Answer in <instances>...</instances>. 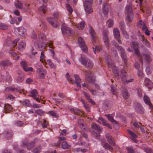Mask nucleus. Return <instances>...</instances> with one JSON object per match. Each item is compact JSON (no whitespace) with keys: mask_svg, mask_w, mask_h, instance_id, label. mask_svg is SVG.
I'll return each instance as SVG.
<instances>
[{"mask_svg":"<svg viewBox=\"0 0 153 153\" xmlns=\"http://www.w3.org/2000/svg\"><path fill=\"white\" fill-rule=\"evenodd\" d=\"M23 104L26 106H30V101L27 100L26 99L25 100H24L23 101Z\"/></svg>","mask_w":153,"mask_h":153,"instance_id":"nucleus-49","label":"nucleus"},{"mask_svg":"<svg viewBox=\"0 0 153 153\" xmlns=\"http://www.w3.org/2000/svg\"><path fill=\"white\" fill-rule=\"evenodd\" d=\"M66 6L67 10L68 11L69 13L70 14H71L73 11V9L72 7L69 4H67Z\"/></svg>","mask_w":153,"mask_h":153,"instance_id":"nucleus-46","label":"nucleus"},{"mask_svg":"<svg viewBox=\"0 0 153 153\" xmlns=\"http://www.w3.org/2000/svg\"><path fill=\"white\" fill-rule=\"evenodd\" d=\"M119 24V27L121 31L126 29V25L124 22L121 21L120 22Z\"/></svg>","mask_w":153,"mask_h":153,"instance_id":"nucleus-39","label":"nucleus"},{"mask_svg":"<svg viewBox=\"0 0 153 153\" xmlns=\"http://www.w3.org/2000/svg\"><path fill=\"white\" fill-rule=\"evenodd\" d=\"M102 9L103 13L105 15H106L108 14L109 11V8L108 6L107 3L104 2L103 3Z\"/></svg>","mask_w":153,"mask_h":153,"instance_id":"nucleus-23","label":"nucleus"},{"mask_svg":"<svg viewBox=\"0 0 153 153\" xmlns=\"http://www.w3.org/2000/svg\"><path fill=\"white\" fill-rule=\"evenodd\" d=\"M135 111L138 114H143L144 113V109L141 104L138 103H135L134 105Z\"/></svg>","mask_w":153,"mask_h":153,"instance_id":"nucleus-10","label":"nucleus"},{"mask_svg":"<svg viewBox=\"0 0 153 153\" xmlns=\"http://www.w3.org/2000/svg\"><path fill=\"white\" fill-rule=\"evenodd\" d=\"M14 5L16 8L21 9L23 11L26 12L30 10L29 4L26 2L17 0L14 2Z\"/></svg>","mask_w":153,"mask_h":153,"instance_id":"nucleus-2","label":"nucleus"},{"mask_svg":"<svg viewBox=\"0 0 153 153\" xmlns=\"http://www.w3.org/2000/svg\"><path fill=\"white\" fill-rule=\"evenodd\" d=\"M74 113L78 115L82 116L83 115V113L79 109H75Z\"/></svg>","mask_w":153,"mask_h":153,"instance_id":"nucleus-50","label":"nucleus"},{"mask_svg":"<svg viewBox=\"0 0 153 153\" xmlns=\"http://www.w3.org/2000/svg\"><path fill=\"white\" fill-rule=\"evenodd\" d=\"M47 73L45 69L41 68H39V78L41 79H44Z\"/></svg>","mask_w":153,"mask_h":153,"instance_id":"nucleus-18","label":"nucleus"},{"mask_svg":"<svg viewBox=\"0 0 153 153\" xmlns=\"http://www.w3.org/2000/svg\"><path fill=\"white\" fill-rule=\"evenodd\" d=\"M89 32L90 34L91 35L92 41H95L96 38V34L92 27H90V29L89 30Z\"/></svg>","mask_w":153,"mask_h":153,"instance_id":"nucleus-27","label":"nucleus"},{"mask_svg":"<svg viewBox=\"0 0 153 153\" xmlns=\"http://www.w3.org/2000/svg\"><path fill=\"white\" fill-rule=\"evenodd\" d=\"M30 96L36 101H38V98L37 97L38 92L36 89H33L31 92Z\"/></svg>","mask_w":153,"mask_h":153,"instance_id":"nucleus-20","label":"nucleus"},{"mask_svg":"<svg viewBox=\"0 0 153 153\" xmlns=\"http://www.w3.org/2000/svg\"><path fill=\"white\" fill-rule=\"evenodd\" d=\"M46 10V6L45 5H43L41 7L39 10V13H40L42 15L43 14H44L45 13Z\"/></svg>","mask_w":153,"mask_h":153,"instance_id":"nucleus-35","label":"nucleus"},{"mask_svg":"<svg viewBox=\"0 0 153 153\" xmlns=\"http://www.w3.org/2000/svg\"><path fill=\"white\" fill-rule=\"evenodd\" d=\"M44 52L45 51L44 50H42L41 53V55L40 57V61L43 64L44 66H45L46 62H45V56L44 55Z\"/></svg>","mask_w":153,"mask_h":153,"instance_id":"nucleus-21","label":"nucleus"},{"mask_svg":"<svg viewBox=\"0 0 153 153\" xmlns=\"http://www.w3.org/2000/svg\"><path fill=\"white\" fill-rule=\"evenodd\" d=\"M128 131L129 134H131V136L133 138H136L137 137V135L135 133H134L133 131H131L130 130H128Z\"/></svg>","mask_w":153,"mask_h":153,"instance_id":"nucleus-53","label":"nucleus"},{"mask_svg":"<svg viewBox=\"0 0 153 153\" xmlns=\"http://www.w3.org/2000/svg\"><path fill=\"white\" fill-rule=\"evenodd\" d=\"M93 51L95 54H96V51H100L102 50V48L98 46H96L95 47L93 48Z\"/></svg>","mask_w":153,"mask_h":153,"instance_id":"nucleus-57","label":"nucleus"},{"mask_svg":"<svg viewBox=\"0 0 153 153\" xmlns=\"http://www.w3.org/2000/svg\"><path fill=\"white\" fill-rule=\"evenodd\" d=\"M139 48L135 49L134 50L135 54H136L139 59L140 61L142 64H143V59L142 57V55L140 54Z\"/></svg>","mask_w":153,"mask_h":153,"instance_id":"nucleus-26","label":"nucleus"},{"mask_svg":"<svg viewBox=\"0 0 153 153\" xmlns=\"http://www.w3.org/2000/svg\"><path fill=\"white\" fill-rule=\"evenodd\" d=\"M121 56L124 61L125 64H126L127 61V56L126 54L125 53L124 51L121 52Z\"/></svg>","mask_w":153,"mask_h":153,"instance_id":"nucleus-40","label":"nucleus"},{"mask_svg":"<svg viewBox=\"0 0 153 153\" xmlns=\"http://www.w3.org/2000/svg\"><path fill=\"white\" fill-rule=\"evenodd\" d=\"M105 137L107 139L108 143L112 146H115V143L114 140L112 138V137L109 134L107 133L105 135Z\"/></svg>","mask_w":153,"mask_h":153,"instance_id":"nucleus-16","label":"nucleus"},{"mask_svg":"<svg viewBox=\"0 0 153 153\" xmlns=\"http://www.w3.org/2000/svg\"><path fill=\"white\" fill-rule=\"evenodd\" d=\"M41 123L42 125L43 128H46L47 125H48V123L46 121L45 119H43L41 121Z\"/></svg>","mask_w":153,"mask_h":153,"instance_id":"nucleus-48","label":"nucleus"},{"mask_svg":"<svg viewBox=\"0 0 153 153\" xmlns=\"http://www.w3.org/2000/svg\"><path fill=\"white\" fill-rule=\"evenodd\" d=\"M61 30L62 33L67 36H70L73 34L74 31L65 25H62L61 27Z\"/></svg>","mask_w":153,"mask_h":153,"instance_id":"nucleus-11","label":"nucleus"},{"mask_svg":"<svg viewBox=\"0 0 153 153\" xmlns=\"http://www.w3.org/2000/svg\"><path fill=\"white\" fill-rule=\"evenodd\" d=\"M107 23H108V26L109 27H111L113 25V21L111 20L107 21Z\"/></svg>","mask_w":153,"mask_h":153,"instance_id":"nucleus-60","label":"nucleus"},{"mask_svg":"<svg viewBox=\"0 0 153 153\" xmlns=\"http://www.w3.org/2000/svg\"><path fill=\"white\" fill-rule=\"evenodd\" d=\"M143 99L144 102L146 104L149 106V108L150 109L152 108V105L150 101L149 97L145 94L143 97Z\"/></svg>","mask_w":153,"mask_h":153,"instance_id":"nucleus-17","label":"nucleus"},{"mask_svg":"<svg viewBox=\"0 0 153 153\" xmlns=\"http://www.w3.org/2000/svg\"><path fill=\"white\" fill-rule=\"evenodd\" d=\"M126 11L127 13L126 17V19L129 22H131L133 20L134 15L132 6L131 3L126 5Z\"/></svg>","mask_w":153,"mask_h":153,"instance_id":"nucleus-4","label":"nucleus"},{"mask_svg":"<svg viewBox=\"0 0 153 153\" xmlns=\"http://www.w3.org/2000/svg\"><path fill=\"white\" fill-rule=\"evenodd\" d=\"M24 80V78L23 76L21 74H19V75L16 80V82L18 83H20L22 82Z\"/></svg>","mask_w":153,"mask_h":153,"instance_id":"nucleus-42","label":"nucleus"},{"mask_svg":"<svg viewBox=\"0 0 153 153\" xmlns=\"http://www.w3.org/2000/svg\"><path fill=\"white\" fill-rule=\"evenodd\" d=\"M55 19L53 17H50L47 18L49 23L54 27H57L59 25V24L56 19H57L59 16V13H55L53 15Z\"/></svg>","mask_w":153,"mask_h":153,"instance_id":"nucleus-5","label":"nucleus"},{"mask_svg":"<svg viewBox=\"0 0 153 153\" xmlns=\"http://www.w3.org/2000/svg\"><path fill=\"white\" fill-rule=\"evenodd\" d=\"M24 123L21 121H19L16 123V125L18 126H22L24 125Z\"/></svg>","mask_w":153,"mask_h":153,"instance_id":"nucleus-64","label":"nucleus"},{"mask_svg":"<svg viewBox=\"0 0 153 153\" xmlns=\"http://www.w3.org/2000/svg\"><path fill=\"white\" fill-rule=\"evenodd\" d=\"M124 37L126 39H128L129 38V36L128 33H127L126 29L123 30L121 31Z\"/></svg>","mask_w":153,"mask_h":153,"instance_id":"nucleus-51","label":"nucleus"},{"mask_svg":"<svg viewBox=\"0 0 153 153\" xmlns=\"http://www.w3.org/2000/svg\"><path fill=\"white\" fill-rule=\"evenodd\" d=\"M114 37L115 39L119 38L120 37V33L119 30L117 28H115L113 29Z\"/></svg>","mask_w":153,"mask_h":153,"instance_id":"nucleus-24","label":"nucleus"},{"mask_svg":"<svg viewBox=\"0 0 153 153\" xmlns=\"http://www.w3.org/2000/svg\"><path fill=\"white\" fill-rule=\"evenodd\" d=\"M112 54L113 55H114L115 57H117L118 56L116 50L114 48H111Z\"/></svg>","mask_w":153,"mask_h":153,"instance_id":"nucleus-58","label":"nucleus"},{"mask_svg":"<svg viewBox=\"0 0 153 153\" xmlns=\"http://www.w3.org/2000/svg\"><path fill=\"white\" fill-rule=\"evenodd\" d=\"M142 55V56H143L144 57V59H146V61H149L150 59V57L148 55L145 53H143Z\"/></svg>","mask_w":153,"mask_h":153,"instance_id":"nucleus-55","label":"nucleus"},{"mask_svg":"<svg viewBox=\"0 0 153 153\" xmlns=\"http://www.w3.org/2000/svg\"><path fill=\"white\" fill-rule=\"evenodd\" d=\"M37 139H35L34 141L31 142L29 144H27L28 141L27 140H23L21 143V146L23 147H27V149H30L35 146V142L37 141Z\"/></svg>","mask_w":153,"mask_h":153,"instance_id":"nucleus-8","label":"nucleus"},{"mask_svg":"<svg viewBox=\"0 0 153 153\" xmlns=\"http://www.w3.org/2000/svg\"><path fill=\"white\" fill-rule=\"evenodd\" d=\"M11 63L9 61L5 60L1 61L0 63V65L1 66L5 67L10 65Z\"/></svg>","mask_w":153,"mask_h":153,"instance_id":"nucleus-31","label":"nucleus"},{"mask_svg":"<svg viewBox=\"0 0 153 153\" xmlns=\"http://www.w3.org/2000/svg\"><path fill=\"white\" fill-rule=\"evenodd\" d=\"M78 41L79 46L82 48V51L86 53L87 51L88 48L85 45V42L83 39L81 37H79Z\"/></svg>","mask_w":153,"mask_h":153,"instance_id":"nucleus-12","label":"nucleus"},{"mask_svg":"<svg viewBox=\"0 0 153 153\" xmlns=\"http://www.w3.org/2000/svg\"><path fill=\"white\" fill-rule=\"evenodd\" d=\"M25 47V43L24 42L21 41L19 42L18 45V49L22 50L24 49Z\"/></svg>","mask_w":153,"mask_h":153,"instance_id":"nucleus-34","label":"nucleus"},{"mask_svg":"<svg viewBox=\"0 0 153 153\" xmlns=\"http://www.w3.org/2000/svg\"><path fill=\"white\" fill-rule=\"evenodd\" d=\"M131 46L134 50L135 49H137L139 48V44L136 42H133L130 44Z\"/></svg>","mask_w":153,"mask_h":153,"instance_id":"nucleus-37","label":"nucleus"},{"mask_svg":"<svg viewBox=\"0 0 153 153\" xmlns=\"http://www.w3.org/2000/svg\"><path fill=\"white\" fill-rule=\"evenodd\" d=\"M85 79L89 83H94L95 82V80L92 79L91 76L85 77Z\"/></svg>","mask_w":153,"mask_h":153,"instance_id":"nucleus-45","label":"nucleus"},{"mask_svg":"<svg viewBox=\"0 0 153 153\" xmlns=\"http://www.w3.org/2000/svg\"><path fill=\"white\" fill-rule=\"evenodd\" d=\"M143 68H141L140 70H138L137 71V74L138 76L140 77H142L143 75Z\"/></svg>","mask_w":153,"mask_h":153,"instance_id":"nucleus-56","label":"nucleus"},{"mask_svg":"<svg viewBox=\"0 0 153 153\" xmlns=\"http://www.w3.org/2000/svg\"><path fill=\"white\" fill-rule=\"evenodd\" d=\"M46 37L44 33H42L39 34V48L45 49L47 47L45 43Z\"/></svg>","mask_w":153,"mask_h":153,"instance_id":"nucleus-6","label":"nucleus"},{"mask_svg":"<svg viewBox=\"0 0 153 153\" xmlns=\"http://www.w3.org/2000/svg\"><path fill=\"white\" fill-rule=\"evenodd\" d=\"M108 31L104 30H103L102 32L103 40L105 45L107 47H108L109 46V40L108 36Z\"/></svg>","mask_w":153,"mask_h":153,"instance_id":"nucleus-13","label":"nucleus"},{"mask_svg":"<svg viewBox=\"0 0 153 153\" xmlns=\"http://www.w3.org/2000/svg\"><path fill=\"white\" fill-rule=\"evenodd\" d=\"M62 148L64 149H69L71 147V146L69 145L66 141H63L62 143Z\"/></svg>","mask_w":153,"mask_h":153,"instance_id":"nucleus-32","label":"nucleus"},{"mask_svg":"<svg viewBox=\"0 0 153 153\" xmlns=\"http://www.w3.org/2000/svg\"><path fill=\"white\" fill-rule=\"evenodd\" d=\"M111 91L112 93L114 95L115 94V90L116 89V87L113 85H111Z\"/></svg>","mask_w":153,"mask_h":153,"instance_id":"nucleus-54","label":"nucleus"},{"mask_svg":"<svg viewBox=\"0 0 153 153\" xmlns=\"http://www.w3.org/2000/svg\"><path fill=\"white\" fill-rule=\"evenodd\" d=\"M126 149L128 153H134V151L131 147H127Z\"/></svg>","mask_w":153,"mask_h":153,"instance_id":"nucleus-52","label":"nucleus"},{"mask_svg":"<svg viewBox=\"0 0 153 153\" xmlns=\"http://www.w3.org/2000/svg\"><path fill=\"white\" fill-rule=\"evenodd\" d=\"M137 93L138 96L140 97H142V91L140 88H137Z\"/></svg>","mask_w":153,"mask_h":153,"instance_id":"nucleus-59","label":"nucleus"},{"mask_svg":"<svg viewBox=\"0 0 153 153\" xmlns=\"http://www.w3.org/2000/svg\"><path fill=\"white\" fill-rule=\"evenodd\" d=\"M91 128L90 130L91 135L95 138L100 139V133L102 131L103 128L95 123H93L91 124Z\"/></svg>","mask_w":153,"mask_h":153,"instance_id":"nucleus-1","label":"nucleus"},{"mask_svg":"<svg viewBox=\"0 0 153 153\" xmlns=\"http://www.w3.org/2000/svg\"><path fill=\"white\" fill-rule=\"evenodd\" d=\"M20 65L23 68V70L26 71H32L33 68L32 67H27V63L24 61H22L20 62Z\"/></svg>","mask_w":153,"mask_h":153,"instance_id":"nucleus-15","label":"nucleus"},{"mask_svg":"<svg viewBox=\"0 0 153 153\" xmlns=\"http://www.w3.org/2000/svg\"><path fill=\"white\" fill-rule=\"evenodd\" d=\"M75 78V83L76 84L77 87L78 88H81V86L80 83L81 82V79L80 78L79 76L77 74L74 75Z\"/></svg>","mask_w":153,"mask_h":153,"instance_id":"nucleus-19","label":"nucleus"},{"mask_svg":"<svg viewBox=\"0 0 153 153\" xmlns=\"http://www.w3.org/2000/svg\"><path fill=\"white\" fill-rule=\"evenodd\" d=\"M98 119L102 121L103 126H107L110 129H112V127L109 123L107 122L104 119L101 117H100Z\"/></svg>","mask_w":153,"mask_h":153,"instance_id":"nucleus-22","label":"nucleus"},{"mask_svg":"<svg viewBox=\"0 0 153 153\" xmlns=\"http://www.w3.org/2000/svg\"><path fill=\"white\" fill-rule=\"evenodd\" d=\"M93 2V0H85L84 2L85 10L86 12L88 14L93 12L92 8L91 7Z\"/></svg>","mask_w":153,"mask_h":153,"instance_id":"nucleus-7","label":"nucleus"},{"mask_svg":"<svg viewBox=\"0 0 153 153\" xmlns=\"http://www.w3.org/2000/svg\"><path fill=\"white\" fill-rule=\"evenodd\" d=\"M48 114L51 116L55 118H57L59 115L54 111H51L48 112Z\"/></svg>","mask_w":153,"mask_h":153,"instance_id":"nucleus-38","label":"nucleus"},{"mask_svg":"<svg viewBox=\"0 0 153 153\" xmlns=\"http://www.w3.org/2000/svg\"><path fill=\"white\" fill-rule=\"evenodd\" d=\"M85 25V23L84 21H82L77 25V28L79 30H82L84 28Z\"/></svg>","mask_w":153,"mask_h":153,"instance_id":"nucleus-36","label":"nucleus"},{"mask_svg":"<svg viewBox=\"0 0 153 153\" xmlns=\"http://www.w3.org/2000/svg\"><path fill=\"white\" fill-rule=\"evenodd\" d=\"M105 115L107 116L108 120L112 123L116 122L117 123V121L113 119V117L111 114H109L108 115Z\"/></svg>","mask_w":153,"mask_h":153,"instance_id":"nucleus-43","label":"nucleus"},{"mask_svg":"<svg viewBox=\"0 0 153 153\" xmlns=\"http://www.w3.org/2000/svg\"><path fill=\"white\" fill-rule=\"evenodd\" d=\"M122 94L123 97L125 99H127L129 97V94L126 89L124 88L122 90Z\"/></svg>","mask_w":153,"mask_h":153,"instance_id":"nucleus-25","label":"nucleus"},{"mask_svg":"<svg viewBox=\"0 0 153 153\" xmlns=\"http://www.w3.org/2000/svg\"><path fill=\"white\" fill-rule=\"evenodd\" d=\"M4 111L6 113L9 112L12 109L11 106L8 104H4Z\"/></svg>","mask_w":153,"mask_h":153,"instance_id":"nucleus-29","label":"nucleus"},{"mask_svg":"<svg viewBox=\"0 0 153 153\" xmlns=\"http://www.w3.org/2000/svg\"><path fill=\"white\" fill-rule=\"evenodd\" d=\"M15 30L17 31L18 34L20 36H25L27 35V30L23 27L16 28Z\"/></svg>","mask_w":153,"mask_h":153,"instance_id":"nucleus-14","label":"nucleus"},{"mask_svg":"<svg viewBox=\"0 0 153 153\" xmlns=\"http://www.w3.org/2000/svg\"><path fill=\"white\" fill-rule=\"evenodd\" d=\"M79 61L82 65L86 68L88 69L91 68L94 65V64L91 60L85 56H81L79 59Z\"/></svg>","mask_w":153,"mask_h":153,"instance_id":"nucleus-3","label":"nucleus"},{"mask_svg":"<svg viewBox=\"0 0 153 153\" xmlns=\"http://www.w3.org/2000/svg\"><path fill=\"white\" fill-rule=\"evenodd\" d=\"M102 146L105 149L109 150L111 151H113V148L108 143L102 144Z\"/></svg>","mask_w":153,"mask_h":153,"instance_id":"nucleus-33","label":"nucleus"},{"mask_svg":"<svg viewBox=\"0 0 153 153\" xmlns=\"http://www.w3.org/2000/svg\"><path fill=\"white\" fill-rule=\"evenodd\" d=\"M2 78L3 79H5V80L9 83L11 82L12 80V78L10 75H7L6 76V78H5V77L4 76H3Z\"/></svg>","mask_w":153,"mask_h":153,"instance_id":"nucleus-47","label":"nucleus"},{"mask_svg":"<svg viewBox=\"0 0 153 153\" xmlns=\"http://www.w3.org/2000/svg\"><path fill=\"white\" fill-rule=\"evenodd\" d=\"M48 64L51 68L55 69L56 68V65L54 64L51 59L47 60Z\"/></svg>","mask_w":153,"mask_h":153,"instance_id":"nucleus-41","label":"nucleus"},{"mask_svg":"<svg viewBox=\"0 0 153 153\" xmlns=\"http://www.w3.org/2000/svg\"><path fill=\"white\" fill-rule=\"evenodd\" d=\"M145 84L149 88H151L153 86V84L148 79H146L145 80Z\"/></svg>","mask_w":153,"mask_h":153,"instance_id":"nucleus-30","label":"nucleus"},{"mask_svg":"<svg viewBox=\"0 0 153 153\" xmlns=\"http://www.w3.org/2000/svg\"><path fill=\"white\" fill-rule=\"evenodd\" d=\"M9 53L14 57H15L14 59L16 60H17L19 59V56H17L16 53L14 52L12 50H10L9 51Z\"/></svg>","mask_w":153,"mask_h":153,"instance_id":"nucleus-44","label":"nucleus"},{"mask_svg":"<svg viewBox=\"0 0 153 153\" xmlns=\"http://www.w3.org/2000/svg\"><path fill=\"white\" fill-rule=\"evenodd\" d=\"M79 145L83 146L84 147H87L89 146V144L86 142H82L79 143Z\"/></svg>","mask_w":153,"mask_h":153,"instance_id":"nucleus-63","label":"nucleus"},{"mask_svg":"<svg viewBox=\"0 0 153 153\" xmlns=\"http://www.w3.org/2000/svg\"><path fill=\"white\" fill-rule=\"evenodd\" d=\"M4 135L5 136L7 139H10L12 137L13 133L11 130H9L7 131H5L4 132Z\"/></svg>","mask_w":153,"mask_h":153,"instance_id":"nucleus-28","label":"nucleus"},{"mask_svg":"<svg viewBox=\"0 0 153 153\" xmlns=\"http://www.w3.org/2000/svg\"><path fill=\"white\" fill-rule=\"evenodd\" d=\"M144 151L146 153H153V151L151 149L149 148H144Z\"/></svg>","mask_w":153,"mask_h":153,"instance_id":"nucleus-61","label":"nucleus"},{"mask_svg":"<svg viewBox=\"0 0 153 153\" xmlns=\"http://www.w3.org/2000/svg\"><path fill=\"white\" fill-rule=\"evenodd\" d=\"M120 73L121 76L122 81L125 84H127L128 82H132L134 80L133 79H131L130 80L128 79V76H127V73L123 70L120 71Z\"/></svg>","mask_w":153,"mask_h":153,"instance_id":"nucleus-9","label":"nucleus"},{"mask_svg":"<svg viewBox=\"0 0 153 153\" xmlns=\"http://www.w3.org/2000/svg\"><path fill=\"white\" fill-rule=\"evenodd\" d=\"M83 104L84 105V107L85 108L87 111L88 112H89L90 110L89 108V106L87 103H85V102H83Z\"/></svg>","mask_w":153,"mask_h":153,"instance_id":"nucleus-62","label":"nucleus"}]
</instances>
